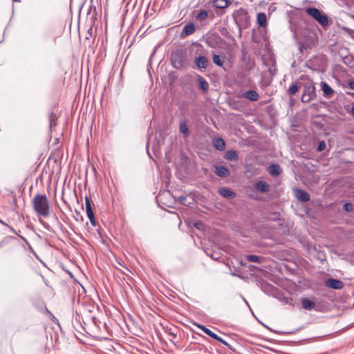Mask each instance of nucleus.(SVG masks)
<instances>
[{
	"label": "nucleus",
	"instance_id": "obj_1",
	"mask_svg": "<svg viewBox=\"0 0 354 354\" xmlns=\"http://www.w3.org/2000/svg\"><path fill=\"white\" fill-rule=\"evenodd\" d=\"M32 204L36 212L47 217L49 214V202L46 195L37 194L32 199Z\"/></svg>",
	"mask_w": 354,
	"mask_h": 354
},
{
	"label": "nucleus",
	"instance_id": "obj_2",
	"mask_svg": "<svg viewBox=\"0 0 354 354\" xmlns=\"http://www.w3.org/2000/svg\"><path fill=\"white\" fill-rule=\"evenodd\" d=\"M306 12L322 26H326L328 25V17L319 9L313 7H309L306 9Z\"/></svg>",
	"mask_w": 354,
	"mask_h": 354
},
{
	"label": "nucleus",
	"instance_id": "obj_3",
	"mask_svg": "<svg viewBox=\"0 0 354 354\" xmlns=\"http://www.w3.org/2000/svg\"><path fill=\"white\" fill-rule=\"evenodd\" d=\"M194 325L196 326V327H198V328L201 329L205 334H207L209 337H211L213 339L220 342L221 343H222L223 344L227 346V347H230L229 344L226 341L223 339L221 337H218L216 333H214L212 331H211L209 329L206 328L205 326L201 325V324H198V323H194Z\"/></svg>",
	"mask_w": 354,
	"mask_h": 354
},
{
	"label": "nucleus",
	"instance_id": "obj_4",
	"mask_svg": "<svg viewBox=\"0 0 354 354\" xmlns=\"http://www.w3.org/2000/svg\"><path fill=\"white\" fill-rule=\"evenodd\" d=\"M194 63L198 69L201 71H204L206 68H207L209 64V61L206 57L203 55H200L195 57Z\"/></svg>",
	"mask_w": 354,
	"mask_h": 354
},
{
	"label": "nucleus",
	"instance_id": "obj_5",
	"mask_svg": "<svg viewBox=\"0 0 354 354\" xmlns=\"http://www.w3.org/2000/svg\"><path fill=\"white\" fill-rule=\"evenodd\" d=\"M325 284L327 287L335 289V290H339L343 288L344 283L342 281L338 279H335L333 278H330L327 279L325 282Z\"/></svg>",
	"mask_w": 354,
	"mask_h": 354
},
{
	"label": "nucleus",
	"instance_id": "obj_6",
	"mask_svg": "<svg viewBox=\"0 0 354 354\" xmlns=\"http://www.w3.org/2000/svg\"><path fill=\"white\" fill-rule=\"evenodd\" d=\"M86 211L87 216L89 218L91 223L92 224L93 226H95L96 221L95 219V216L91 207V203L88 198H86Z\"/></svg>",
	"mask_w": 354,
	"mask_h": 354
},
{
	"label": "nucleus",
	"instance_id": "obj_7",
	"mask_svg": "<svg viewBox=\"0 0 354 354\" xmlns=\"http://www.w3.org/2000/svg\"><path fill=\"white\" fill-rule=\"evenodd\" d=\"M321 87L325 97L330 98L333 95L334 90L326 82H322Z\"/></svg>",
	"mask_w": 354,
	"mask_h": 354
},
{
	"label": "nucleus",
	"instance_id": "obj_8",
	"mask_svg": "<svg viewBox=\"0 0 354 354\" xmlns=\"http://www.w3.org/2000/svg\"><path fill=\"white\" fill-rule=\"evenodd\" d=\"M241 96L251 101H257L259 98V93L254 90L248 91L243 93Z\"/></svg>",
	"mask_w": 354,
	"mask_h": 354
},
{
	"label": "nucleus",
	"instance_id": "obj_9",
	"mask_svg": "<svg viewBox=\"0 0 354 354\" xmlns=\"http://www.w3.org/2000/svg\"><path fill=\"white\" fill-rule=\"evenodd\" d=\"M295 196L297 198L303 202L308 201L310 200L309 195L307 192L304 190L296 189L295 190Z\"/></svg>",
	"mask_w": 354,
	"mask_h": 354
},
{
	"label": "nucleus",
	"instance_id": "obj_10",
	"mask_svg": "<svg viewBox=\"0 0 354 354\" xmlns=\"http://www.w3.org/2000/svg\"><path fill=\"white\" fill-rule=\"evenodd\" d=\"M195 31V26L192 23L187 24L183 28L181 33L182 37H186L193 34Z\"/></svg>",
	"mask_w": 354,
	"mask_h": 354
},
{
	"label": "nucleus",
	"instance_id": "obj_11",
	"mask_svg": "<svg viewBox=\"0 0 354 354\" xmlns=\"http://www.w3.org/2000/svg\"><path fill=\"white\" fill-rule=\"evenodd\" d=\"M218 192L221 196L226 198H234L236 196L234 192L225 187L218 189Z\"/></svg>",
	"mask_w": 354,
	"mask_h": 354
},
{
	"label": "nucleus",
	"instance_id": "obj_12",
	"mask_svg": "<svg viewBox=\"0 0 354 354\" xmlns=\"http://www.w3.org/2000/svg\"><path fill=\"white\" fill-rule=\"evenodd\" d=\"M215 173L221 177H225L230 174L229 170L223 166H217L215 167Z\"/></svg>",
	"mask_w": 354,
	"mask_h": 354
},
{
	"label": "nucleus",
	"instance_id": "obj_13",
	"mask_svg": "<svg viewBox=\"0 0 354 354\" xmlns=\"http://www.w3.org/2000/svg\"><path fill=\"white\" fill-rule=\"evenodd\" d=\"M257 24L261 27H266L267 26V17L265 13L259 12L257 17Z\"/></svg>",
	"mask_w": 354,
	"mask_h": 354
},
{
	"label": "nucleus",
	"instance_id": "obj_14",
	"mask_svg": "<svg viewBox=\"0 0 354 354\" xmlns=\"http://www.w3.org/2000/svg\"><path fill=\"white\" fill-rule=\"evenodd\" d=\"M213 145L216 149L223 151L225 148V143L223 139L217 138L213 140Z\"/></svg>",
	"mask_w": 354,
	"mask_h": 354
},
{
	"label": "nucleus",
	"instance_id": "obj_15",
	"mask_svg": "<svg viewBox=\"0 0 354 354\" xmlns=\"http://www.w3.org/2000/svg\"><path fill=\"white\" fill-rule=\"evenodd\" d=\"M301 304H302L303 308L306 310H310L315 307V303L310 301V299H308L307 298H302Z\"/></svg>",
	"mask_w": 354,
	"mask_h": 354
},
{
	"label": "nucleus",
	"instance_id": "obj_16",
	"mask_svg": "<svg viewBox=\"0 0 354 354\" xmlns=\"http://www.w3.org/2000/svg\"><path fill=\"white\" fill-rule=\"evenodd\" d=\"M255 188L261 192H266L269 189V185L264 181H259L255 184Z\"/></svg>",
	"mask_w": 354,
	"mask_h": 354
},
{
	"label": "nucleus",
	"instance_id": "obj_17",
	"mask_svg": "<svg viewBox=\"0 0 354 354\" xmlns=\"http://www.w3.org/2000/svg\"><path fill=\"white\" fill-rule=\"evenodd\" d=\"M198 80L199 84V88L205 92L207 91L209 88V84L207 83V82L200 75L198 76Z\"/></svg>",
	"mask_w": 354,
	"mask_h": 354
},
{
	"label": "nucleus",
	"instance_id": "obj_18",
	"mask_svg": "<svg viewBox=\"0 0 354 354\" xmlns=\"http://www.w3.org/2000/svg\"><path fill=\"white\" fill-rule=\"evenodd\" d=\"M229 1L227 0H214L213 6L217 8H225L228 6Z\"/></svg>",
	"mask_w": 354,
	"mask_h": 354
},
{
	"label": "nucleus",
	"instance_id": "obj_19",
	"mask_svg": "<svg viewBox=\"0 0 354 354\" xmlns=\"http://www.w3.org/2000/svg\"><path fill=\"white\" fill-rule=\"evenodd\" d=\"M179 131L181 133L184 135L185 137H188L189 132L188 127L185 120L181 121L179 124Z\"/></svg>",
	"mask_w": 354,
	"mask_h": 354
},
{
	"label": "nucleus",
	"instance_id": "obj_20",
	"mask_svg": "<svg viewBox=\"0 0 354 354\" xmlns=\"http://www.w3.org/2000/svg\"><path fill=\"white\" fill-rule=\"evenodd\" d=\"M269 173L272 176H276L281 173V168L278 165H272L269 167Z\"/></svg>",
	"mask_w": 354,
	"mask_h": 354
},
{
	"label": "nucleus",
	"instance_id": "obj_21",
	"mask_svg": "<svg viewBox=\"0 0 354 354\" xmlns=\"http://www.w3.org/2000/svg\"><path fill=\"white\" fill-rule=\"evenodd\" d=\"M208 17V12L205 10H201L196 16V19L198 21H203Z\"/></svg>",
	"mask_w": 354,
	"mask_h": 354
},
{
	"label": "nucleus",
	"instance_id": "obj_22",
	"mask_svg": "<svg viewBox=\"0 0 354 354\" xmlns=\"http://www.w3.org/2000/svg\"><path fill=\"white\" fill-rule=\"evenodd\" d=\"M225 158L229 160H236L238 159L237 153L234 150H228L225 153Z\"/></svg>",
	"mask_w": 354,
	"mask_h": 354
},
{
	"label": "nucleus",
	"instance_id": "obj_23",
	"mask_svg": "<svg viewBox=\"0 0 354 354\" xmlns=\"http://www.w3.org/2000/svg\"><path fill=\"white\" fill-rule=\"evenodd\" d=\"M171 62H172L173 66L176 68L180 69L183 66V62H182V61L180 60V59L179 58L178 56H176V57L173 56L171 57Z\"/></svg>",
	"mask_w": 354,
	"mask_h": 354
},
{
	"label": "nucleus",
	"instance_id": "obj_24",
	"mask_svg": "<svg viewBox=\"0 0 354 354\" xmlns=\"http://www.w3.org/2000/svg\"><path fill=\"white\" fill-rule=\"evenodd\" d=\"M213 62L218 66L222 67L224 64L223 59L218 55H213L212 56Z\"/></svg>",
	"mask_w": 354,
	"mask_h": 354
},
{
	"label": "nucleus",
	"instance_id": "obj_25",
	"mask_svg": "<svg viewBox=\"0 0 354 354\" xmlns=\"http://www.w3.org/2000/svg\"><path fill=\"white\" fill-rule=\"evenodd\" d=\"M315 88L313 86L308 85L305 86L304 93H307V94H310V97H313L315 95Z\"/></svg>",
	"mask_w": 354,
	"mask_h": 354
},
{
	"label": "nucleus",
	"instance_id": "obj_26",
	"mask_svg": "<svg viewBox=\"0 0 354 354\" xmlns=\"http://www.w3.org/2000/svg\"><path fill=\"white\" fill-rule=\"evenodd\" d=\"M298 86L296 84H292L288 89V93L290 95H293L298 91Z\"/></svg>",
	"mask_w": 354,
	"mask_h": 354
},
{
	"label": "nucleus",
	"instance_id": "obj_27",
	"mask_svg": "<svg viewBox=\"0 0 354 354\" xmlns=\"http://www.w3.org/2000/svg\"><path fill=\"white\" fill-rule=\"evenodd\" d=\"M178 201L179 203H180L181 204H183V205H187V204H189L190 203L189 201H187V196H179L178 198Z\"/></svg>",
	"mask_w": 354,
	"mask_h": 354
},
{
	"label": "nucleus",
	"instance_id": "obj_28",
	"mask_svg": "<svg viewBox=\"0 0 354 354\" xmlns=\"http://www.w3.org/2000/svg\"><path fill=\"white\" fill-rule=\"evenodd\" d=\"M246 258L251 262H259L260 259V257L256 255H248Z\"/></svg>",
	"mask_w": 354,
	"mask_h": 354
},
{
	"label": "nucleus",
	"instance_id": "obj_29",
	"mask_svg": "<svg viewBox=\"0 0 354 354\" xmlns=\"http://www.w3.org/2000/svg\"><path fill=\"white\" fill-rule=\"evenodd\" d=\"M311 98L312 97H310V94H307V93L304 92L301 96V101L303 102H308L311 100Z\"/></svg>",
	"mask_w": 354,
	"mask_h": 354
},
{
	"label": "nucleus",
	"instance_id": "obj_30",
	"mask_svg": "<svg viewBox=\"0 0 354 354\" xmlns=\"http://www.w3.org/2000/svg\"><path fill=\"white\" fill-rule=\"evenodd\" d=\"M325 147H326V143L324 141H322L319 143V145L317 147V151H322L324 150Z\"/></svg>",
	"mask_w": 354,
	"mask_h": 354
},
{
	"label": "nucleus",
	"instance_id": "obj_31",
	"mask_svg": "<svg viewBox=\"0 0 354 354\" xmlns=\"http://www.w3.org/2000/svg\"><path fill=\"white\" fill-rule=\"evenodd\" d=\"M344 208L345 210L346 211H351L352 210V208H353V205L351 203H345L344 205Z\"/></svg>",
	"mask_w": 354,
	"mask_h": 354
},
{
	"label": "nucleus",
	"instance_id": "obj_32",
	"mask_svg": "<svg viewBox=\"0 0 354 354\" xmlns=\"http://www.w3.org/2000/svg\"><path fill=\"white\" fill-rule=\"evenodd\" d=\"M194 226L196 228H197V229H198V230H201V229H202V228H203V223H201V222H196V223L194 224Z\"/></svg>",
	"mask_w": 354,
	"mask_h": 354
},
{
	"label": "nucleus",
	"instance_id": "obj_33",
	"mask_svg": "<svg viewBox=\"0 0 354 354\" xmlns=\"http://www.w3.org/2000/svg\"><path fill=\"white\" fill-rule=\"evenodd\" d=\"M348 87L351 89H353L354 90V81L349 82L348 84Z\"/></svg>",
	"mask_w": 354,
	"mask_h": 354
},
{
	"label": "nucleus",
	"instance_id": "obj_34",
	"mask_svg": "<svg viewBox=\"0 0 354 354\" xmlns=\"http://www.w3.org/2000/svg\"><path fill=\"white\" fill-rule=\"evenodd\" d=\"M351 113L354 115V106L351 109Z\"/></svg>",
	"mask_w": 354,
	"mask_h": 354
},
{
	"label": "nucleus",
	"instance_id": "obj_35",
	"mask_svg": "<svg viewBox=\"0 0 354 354\" xmlns=\"http://www.w3.org/2000/svg\"><path fill=\"white\" fill-rule=\"evenodd\" d=\"M348 95H351V96H353L354 97V93H348Z\"/></svg>",
	"mask_w": 354,
	"mask_h": 354
},
{
	"label": "nucleus",
	"instance_id": "obj_36",
	"mask_svg": "<svg viewBox=\"0 0 354 354\" xmlns=\"http://www.w3.org/2000/svg\"><path fill=\"white\" fill-rule=\"evenodd\" d=\"M0 222H1V223H3V224H4V225H5V223H3V221H0Z\"/></svg>",
	"mask_w": 354,
	"mask_h": 354
}]
</instances>
